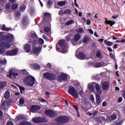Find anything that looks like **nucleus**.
<instances>
[{"mask_svg":"<svg viewBox=\"0 0 125 125\" xmlns=\"http://www.w3.org/2000/svg\"><path fill=\"white\" fill-rule=\"evenodd\" d=\"M90 99L91 101L93 103H94L95 99H94V96L93 95H91L90 96Z\"/></svg>","mask_w":125,"mask_h":125,"instance_id":"c03bdc74","label":"nucleus"},{"mask_svg":"<svg viewBox=\"0 0 125 125\" xmlns=\"http://www.w3.org/2000/svg\"><path fill=\"white\" fill-rule=\"evenodd\" d=\"M10 6H11L10 3H7L5 5V8L7 9H9V8H10Z\"/></svg>","mask_w":125,"mask_h":125,"instance_id":"603ef678","label":"nucleus"},{"mask_svg":"<svg viewBox=\"0 0 125 125\" xmlns=\"http://www.w3.org/2000/svg\"><path fill=\"white\" fill-rule=\"evenodd\" d=\"M19 103H20V106H22V105H23V104H24V99H23L22 98H21L20 99Z\"/></svg>","mask_w":125,"mask_h":125,"instance_id":"79ce46f5","label":"nucleus"},{"mask_svg":"<svg viewBox=\"0 0 125 125\" xmlns=\"http://www.w3.org/2000/svg\"><path fill=\"white\" fill-rule=\"evenodd\" d=\"M45 114L48 116L49 117H53L54 113L53 111L50 109H47L45 111Z\"/></svg>","mask_w":125,"mask_h":125,"instance_id":"a211bd4d","label":"nucleus"},{"mask_svg":"<svg viewBox=\"0 0 125 125\" xmlns=\"http://www.w3.org/2000/svg\"><path fill=\"white\" fill-rule=\"evenodd\" d=\"M76 56L78 59H80V60H83L85 59V58L86 57L85 54L83 52H79L78 54L76 55Z\"/></svg>","mask_w":125,"mask_h":125,"instance_id":"f8f14e48","label":"nucleus"},{"mask_svg":"<svg viewBox=\"0 0 125 125\" xmlns=\"http://www.w3.org/2000/svg\"><path fill=\"white\" fill-rule=\"evenodd\" d=\"M96 57H97V58H103V55H102V54L101 53L100 50L97 51L96 53Z\"/></svg>","mask_w":125,"mask_h":125,"instance_id":"b1692460","label":"nucleus"},{"mask_svg":"<svg viewBox=\"0 0 125 125\" xmlns=\"http://www.w3.org/2000/svg\"><path fill=\"white\" fill-rule=\"evenodd\" d=\"M104 90H108L110 88V83L108 82H104L102 83Z\"/></svg>","mask_w":125,"mask_h":125,"instance_id":"ddd939ff","label":"nucleus"},{"mask_svg":"<svg viewBox=\"0 0 125 125\" xmlns=\"http://www.w3.org/2000/svg\"><path fill=\"white\" fill-rule=\"evenodd\" d=\"M88 31H89V33H90V34H91V35H93V30H92V29H88Z\"/></svg>","mask_w":125,"mask_h":125,"instance_id":"e2e57ef3","label":"nucleus"},{"mask_svg":"<svg viewBox=\"0 0 125 125\" xmlns=\"http://www.w3.org/2000/svg\"><path fill=\"white\" fill-rule=\"evenodd\" d=\"M17 54V49H14L10 51H6L5 55L7 56H14Z\"/></svg>","mask_w":125,"mask_h":125,"instance_id":"1a4fd4ad","label":"nucleus"},{"mask_svg":"<svg viewBox=\"0 0 125 125\" xmlns=\"http://www.w3.org/2000/svg\"><path fill=\"white\" fill-rule=\"evenodd\" d=\"M27 23V17H24L22 18V24L23 25H26Z\"/></svg>","mask_w":125,"mask_h":125,"instance_id":"ea45409f","label":"nucleus"},{"mask_svg":"<svg viewBox=\"0 0 125 125\" xmlns=\"http://www.w3.org/2000/svg\"><path fill=\"white\" fill-rule=\"evenodd\" d=\"M104 78H107V74L105 72H103L100 74L94 75L92 76V79H104Z\"/></svg>","mask_w":125,"mask_h":125,"instance_id":"9d476101","label":"nucleus"},{"mask_svg":"<svg viewBox=\"0 0 125 125\" xmlns=\"http://www.w3.org/2000/svg\"><path fill=\"white\" fill-rule=\"evenodd\" d=\"M88 63L90 66H93L94 67H95V64H94V62H89Z\"/></svg>","mask_w":125,"mask_h":125,"instance_id":"864d4df0","label":"nucleus"},{"mask_svg":"<svg viewBox=\"0 0 125 125\" xmlns=\"http://www.w3.org/2000/svg\"><path fill=\"white\" fill-rule=\"evenodd\" d=\"M7 84V82H0V88H4L6 85Z\"/></svg>","mask_w":125,"mask_h":125,"instance_id":"bb28decb","label":"nucleus"},{"mask_svg":"<svg viewBox=\"0 0 125 125\" xmlns=\"http://www.w3.org/2000/svg\"><path fill=\"white\" fill-rule=\"evenodd\" d=\"M32 67L36 70H40L41 69V67L40 66V65H39L38 63H34L32 65Z\"/></svg>","mask_w":125,"mask_h":125,"instance_id":"7c9ffc66","label":"nucleus"},{"mask_svg":"<svg viewBox=\"0 0 125 125\" xmlns=\"http://www.w3.org/2000/svg\"><path fill=\"white\" fill-rule=\"evenodd\" d=\"M9 96H10V93H9V91H6L4 95L5 98L6 99L9 98Z\"/></svg>","mask_w":125,"mask_h":125,"instance_id":"c9c22d12","label":"nucleus"},{"mask_svg":"<svg viewBox=\"0 0 125 125\" xmlns=\"http://www.w3.org/2000/svg\"><path fill=\"white\" fill-rule=\"evenodd\" d=\"M17 85H18V86L19 87L20 90H21V92H22V91H24V90H25V88H24L22 86H20L19 85L17 84Z\"/></svg>","mask_w":125,"mask_h":125,"instance_id":"49530a36","label":"nucleus"},{"mask_svg":"<svg viewBox=\"0 0 125 125\" xmlns=\"http://www.w3.org/2000/svg\"><path fill=\"white\" fill-rule=\"evenodd\" d=\"M15 14L17 17H19V16H21V13L19 11H16Z\"/></svg>","mask_w":125,"mask_h":125,"instance_id":"de8ad7c7","label":"nucleus"},{"mask_svg":"<svg viewBox=\"0 0 125 125\" xmlns=\"http://www.w3.org/2000/svg\"><path fill=\"white\" fill-rule=\"evenodd\" d=\"M44 32H45V33H49V27H44Z\"/></svg>","mask_w":125,"mask_h":125,"instance_id":"09e8293b","label":"nucleus"},{"mask_svg":"<svg viewBox=\"0 0 125 125\" xmlns=\"http://www.w3.org/2000/svg\"><path fill=\"white\" fill-rule=\"evenodd\" d=\"M47 5L48 6H51V5H52V2L51 0H48L47 2Z\"/></svg>","mask_w":125,"mask_h":125,"instance_id":"13d9d810","label":"nucleus"},{"mask_svg":"<svg viewBox=\"0 0 125 125\" xmlns=\"http://www.w3.org/2000/svg\"><path fill=\"white\" fill-rule=\"evenodd\" d=\"M62 14H66L67 15H70V14H71V10L66 9L63 12H62Z\"/></svg>","mask_w":125,"mask_h":125,"instance_id":"473e14b6","label":"nucleus"},{"mask_svg":"<svg viewBox=\"0 0 125 125\" xmlns=\"http://www.w3.org/2000/svg\"><path fill=\"white\" fill-rule=\"evenodd\" d=\"M43 40L42 38H40L39 39V43H40V44H43Z\"/></svg>","mask_w":125,"mask_h":125,"instance_id":"3c124183","label":"nucleus"},{"mask_svg":"<svg viewBox=\"0 0 125 125\" xmlns=\"http://www.w3.org/2000/svg\"><path fill=\"white\" fill-rule=\"evenodd\" d=\"M21 75L25 76L24 79H35L34 77H33L32 75H30V74L28 73V71L24 69L21 70V71L18 72L14 71V69H11L9 70V74L7 75V77L10 79H11V78L16 79V78H19Z\"/></svg>","mask_w":125,"mask_h":125,"instance_id":"f257e3e1","label":"nucleus"},{"mask_svg":"<svg viewBox=\"0 0 125 125\" xmlns=\"http://www.w3.org/2000/svg\"><path fill=\"white\" fill-rule=\"evenodd\" d=\"M28 43L32 44L33 48H32V52L33 54L39 53V52H42V47H35V45L37 44V40L35 39H33V40H30L28 41Z\"/></svg>","mask_w":125,"mask_h":125,"instance_id":"f03ea898","label":"nucleus"},{"mask_svg":"<svg viewBox=\"0 0 125 125\" xmlns=\"http://www.w3.org/2000/svg\"><path fill=\"white\" fill-rule=\"evenodd\" d=\"M23 49H24L25 52H30V51H31V45L28 43L24 44L23 46Z\"/></svg>","mask_w":125,"mask_h":125,"instance_id":"2eb2a0df","label":"nucleus"},{"mask_svg":"<svg viewBox=\"0 0 125 125\" xmlns=\"http://www.w3.org/2000/svg\"><path fill=\"white\" fill-rule=\"evenodd\" d=\"M42 37L43 39H44L45 41H46L47 42H48V41H49V39H48V38H47V37H46V36H45V35L43 34L42 35Z\"/></svg>","mask_w":125,"mask_h":125,"instance_id":"5fc2aeb1","label":"nucleus"},{"mask_svg":"<svg viewBox=\"0 0 125 125\" xmlns=\"http://www.w3.org/2000/svg\"><path fill=\"white\" fill-rule=\"evenodd\" d=\"M43 76L46 79H55L56 78V75L55 74L50 72L44 73Z\"/></svg>","mask_w":125,"mask_h":125,"instance_id":"6e6552de","label":"nucleus"},{"mask_svg":"<svg viewBox=\"0 0 125 125\" xmlns=\"http://www.w3.org/2000/svg\"><path fill=\"white\" fill-rule=\"evenodd\" d=\"M102 105L103 107H106V106H107V102H104L102 104Z\"/></svg>","mask_w":125,"mask_h":125,"instance_id":"69168bd1","label":"nucleus"},{"mask_svg":"<svg viewBox=\"0 0 125 125\" xmlns=\"http://www.w3.org/2000/svg\"><path fill=\"white\" fill-rule=\"evenodd\" d=\"M5 2H6V0H0V5L1 6L4 5V4H5Z\"/></svg>","mask_w":125,"mask_h":125,"instance_id":"a19ab883","label":"nucleus"},{"mask_svg":"<svg viewBox=\"0 0 125 125\" xmlns=\"http://www.w3.org/2000/svg\"><path fill=\"white\" fill-rule=\"evenodd\" d=\"M104 65L103 62H96L95 64V67L96 68H100V67H102Z\"/></svg>","mask_w":125,"mask_h":125,"instance_id":"393cba45","label":"nucleus"},{"mask_svg":"<svg viewBox=\"0 0 125 125\" xmlns=\"http://www.w3.org/2000/svg\"><path fill=\"white\" fill-rule=\"evenodd\" d=\"M66 5V1H60L58 2L57 5L58 6H64V5Z\"/></svg>","mask_w":125,"mask_h":125,"instance_id":"c85d7f7f","label":"nucleus"},{"mask_svg":"<svg viewBox=\"0 0 125 125\" xmlns=\"http://www.w3.org/2000/svg\"><path fill=\"white\" fill-rule=\"evenodd\" d=\"M83 28L81 27V28H79L77 30V33H83Z\"/></svg>","mask_w":125,"mask_h":125,"instance_id":"37998d69","label":"nucleus"},{"mask_svg":"<svg viewBox=\"0 0 125 125\" xmlns=\"http://www.w3.org/2000/svg\"><path fill=\"white\" fill-rule=\"evenodd\" d=\"M91 24V21H90V20H87L86 21V24L87 25H90Z\"/></svg>","mask_w":125,"mask_h":125,"instance_id":"052dcab7","label":"nucleus"},{"mask_svg":"<svg viewBox=\"0 0 125 125\" xmlns=\"http://www.w3.org/2000/svg\"><path fill=\"white\" fill-rule=\"evenodd\" d=\"M72 40V37L71 35H68L65 38L66 42H70Z\"/></svg>","mask_w":125,"mask_h":125,"instance_id":"4c0bfd02","label":"nucleus"},{"mask_svg":"<svg viewBox=\"0 0 125 125\" xmlns=\"http://www.w3.org/2000/svg\"><path fill=\"white\" fill-rule=\"evenodd\" d=\"M119 17V15H117L116 16H112V18L113 19H117Z\"/></svg>","mask_w":125,"mask_h":125,"instance_id":"338daca9","label":"nucleus"},{"mask_svg":"<svg viewBox=\"0 0 125 125\" xmlns=\"http://www.w3.org/2000/svg\"><path fill=\"white\" fill-rule=\"evenodd\" d=\"M109 56H110V57H111V58L113 59V60H115V56H114V55H113V53H110Z\"/></svg>","mask_w":125,"mask_h":125,"instance_id":"4d7b16f0","label":"nucleus"},{"mask_svg":"<svg viewBox=\"0 0 125 125\" xmlns=\"http://www.w3.org/2000/svg\"><path fill=\"white\" fill-rule=\"evenodd\" d=\"M88 89L92 92H94V91H95V88H94V86H93L92 83H90L88 84Z\"/></svg>","mask_w":125,"mask_h":125,"instance_id":"412c9836","label":"nucleus"},{"mask_svg":"<svg viewBox=\"0 0 125 125\" xmlns=\"http://www.w3.org/2000/svg\"><path fill=\"white\" fill-rule=\"evenodd\" d=\"M83 43H87V42H89V37H88L87 36H84L83 38Z\"/></svg>","mask_w":125,"mask_h":125,"instance_id":"a878e982","label":"nucleus"},{"mask_svg":"<svg viewBox=\"0 0 125 125\" xmlns=\"http://www.w3.org/2000/svg\"><path fill=\"white\" fill-rule=\"evenodd\" d=\"M32 121L33 123H35V124H38L39 123H44V122H45L41 117L33 118L32 119Z\"/></svg>","mask_w":125,"mask_h":125,"instance_id":"4468645a","label":"nucleus"},{"mask_svg":"<svg viewBox=\"0 0 125 125\" xmlns=\"http://www.w3.org/2000/svg\"><path fill=\"white\" fill-rule=\"evenodd\" d=\"M1 30H2V31H6L7 32H8V31H11V28H7L6 26L3 24L2 25Z\"/></svg>","mask_w":125,"mask_h":125,"instance_id":"c756f323","label":"nucleus"},{"mask_svg":"<svg viewBox=\"0 0 125 125\" xmlns=\"http://www.w3.org/2000/svg\"><path fill=\"white\" fill-rule=\"evenodd\" d=\"M68 93L71 94L73 97L74 98H79V94L78 93V91L75 88L72 86L69 87Z\"/></svg>","mask_w":125,"mask_h":125,"instance_id":"20e7f679","label":"nucleus"},{"mask_svg":"<svg viewBox=\"0 0 125 125\" xmlns=\"http://www.w3.org/2000/svg\"><path fill=\"white\" fill-rule=\"evenodd\" d=\"M95 87L97 91L96 93L99 94H101L102 93V91H101V89L100 88V85H99V84L96 83Z\"/></svg>","mask_w":125,"mask_h":125,"instance_id":"6ab92c4d","label":"nucleus"},{"mask_svg":"<svg viewBox=\"0 0 125 125\" xmlns=\"http://www.w3.org/2000/svg\"><path fill=\"white\" fill-rule=\"evenodd\" d=\"M17 7H18V4L17 3H14L11 6V8L13 10H14L15 9H16Z\"/></svg>","mask_w":125,"mask_h":125,"instance_id":"f704fd0d","label":"nucleus"},{"mask_svg":"<svg viewBox=\"0 0 125 125\" xmlns=\"http://www.w3.org/2000/svg\"><path fill=\"white\" fill-rule=\"evenodd\" d=\"M116 119H117V116L115 114H112L111 116L108 117L107 121H109V120L110 121H113L116 120Z\"/></svg>","mask_w":125,"mask_h":125,"instance_id":"cd10ccee","label":"nucleus"},{"mask_svg":"<svg viewBox=\"0 0 125 125\" xmlns=\"http://www.w3.org/2000/svg\"><path fill=\"white\" fill-rule=\"evenodd\" d=\"M104 23L106 24L110 25V27H113V25L116 24V22L111 20L108 21L107 18H105Z\"/></svg>","mask_w":125,"mask_h":125,"instance_id":"f3484780","label":"nucleus"},{"mask_svg":"<svg viewBox=\"0 0 125 125\" xmlns=\"http://www.w3.org/2000/svg\"><path fill=\"white\" fill-rule=\"evenodd\" d=\"M73 23H74V21L71 20V21H67L66 22V25H67L68 26L69 25H71V24H73Z\"/></svg>","mask_w":125,"mask_h":125,"instance_id":"a18cd8bd","label":"nucleus"},{"mask_svg":"<svg viewBox=\"0 0 125 125\" xmlns=\"http://www.w3.org/2000/svg\"><path fill=\"white\" fill-rule=\"evenodd\" d=\"M5 64H6V60H0V67L2 65H5Z\"/></svg>","mask_w":125,"mask_h":125,"instance_id":"e433bc0d","label":"nucleus"},{"mask_svg":"<svg viewBox=\"0 0 125 125\" xmlns=\"http://www.w3.org/2000/svg\"><path fill=\"white\" fill-rule=\"evenodd\" d=\"M58 79H68V75L62 73L58 75Z\"/></svg>","mask_w":125,"mask_h":125,"instance_id":"aec40b11","label":"nucleus"},{"mask_svg":"<svg viewBox=\"0 0 125 125\" xmlns=\"http://www.w3.org/2000/svg\"><path fill=\"white\" fill-rule=\"evenodd\" d=\"M46 67L48 69H51L52 65L51 64V63L48 62L46 64Z\"/></svg>","mask_w":125,"mask_h":125,"instance_id":"8fccbe9b","label":"nucleus"},{"mask_svg":"<svg viewBox=\"0 0 125 125\" xmlns=\"http://www.w3.org/2000/svg\"><path fill=\"white\" fill-rule=\"evenodd\" d=\"M18 121H20L21 120H23V116H20L17 117Z\"/></svg>","mask_w":125,"mask_h":125,"instance_id":"bf43d9fd","label":"nucleus"},{"mask_svg":"<svg viewBox=\"0 0 125 125\" xmlns=\"http://www.w3.org/2000/svg\"><path fill=\"white\" fill-rule=\"evenodd\" d=\"M31 37L32 39H37L38 35H37V33H33L31 34Z\"/></svg>","mask_w":125,"mask_h":125,"instance_id":"58836bf2","label":"nucleus"},{"mask_svg":"<svg viewBox=\"0 0 125 125\" xmlns=\"http://www.w3.org/2000/svg\"><path fill=\"white\" fill-rule=\"evenodd\" d=\"M41 109V106L39 105H32L30 108L31 112L35 113L36 111H38Z\"/></svg>","mask_w":125,"mask_h":125,"instance_id":"dca6fc26","label":"nucleus"},{"mask_svg":"<svg viewBox=\"0 0 125 125\" xmlns=\"http://www.w3.org/2000/svg\"><path fill=\"white\" fill-rule=\"evenodd\" d=\"M80 39H82V36L81 35H80L79 33L75 34L74 37L71 40L72 44H75L76 42H78Z\"/></svg>","mask_w":125,"mask_h":125,"instance_id":"0eeeda50","label":"nucleus"},{"mask_svg":"<svg viewBox=\"0 0 125 125\" xmlns=\"http://www.w3.org/2000/svg\"><path fill=\"white\" fill-rule=\"evenodd\" d=\"M50 15V14L49 13H45L44 14V16L45 17H47V16H49Z\"/></svg>","mask_w":125,"mask_h":125,"instance_id":"0e129e2a","label":"nucleus"},{"mask_svg":"<svg viewBox=\"0 0 125 125\" xmlns=\"http://www.w3.org/2000/svg\"><path fill=\"white\" fill-rule=\"evenodd\" d=\"M100 94L98 93H96V103L98 104H100L101 103V98H100Z\"/></svg>","mask_w":125,"mask_h":125,"instance_id":"4be33fe9","label":"nucleus"},{"mask_svg":"<svg viewBox=\"0 0 125 125\" xmlns=\"http://www.w3.org/2000/svg\"><path fill=\"white\" fill-rule=\"evenodd\" d=\"M69 117L67 116H61L56 119V121L61 124H65V123H68V122H69Z\"/></svg>","mask_w":125,"mask_h":125,"instance_id":"423d86ee","label":"nucleus"},{"mask_svg":"<svg viewBox=\"0 0 125 125\" xmlns=\"http://www.w3.org/2000/svg\"><path fill=\"white\" fill-rule=\"evenodd\" d=\"M19 125H28V123L27 122H22L19 124Z\"/></svg>","mask_w":125,"mask_h":125,"instance_id":"680f3d73","label":"nucleus"},{"mask_svg":"<svg viewBox=\"0 0 125 125\" xmlns=\"http://www.w3.org/2000/svg\"><path fill=\"white\" fill-rule=\"evenodd\" d=\"M35 83V79H26L24 80V83L27 85H30V86H33Z\"/></svg>","mask_w":125,"mask_h":125,"instance_id":"9b49d317","label":"nucleus"},{"mask_svg":"<svg viewBox=\"0 0 125 125\" xmlns=\"http://www.w3.org/2000/svg\"><path fill=\"white\" fill-rule=\"evenodd\" d=\"M0 54H2V53H4L5 51L4 48L5 49L9 48L10 47V44L8 43L7 42L0 41Z\"/></svg>","mask_w":125,"mask_h":125,"instance_id":"7ed1b4c3","label":"nucleus"},{"mask_svg":"<svg viewBox=\"0 0 125 125\" xmlns=\"http://www.w3.org/2000/svg\"><path fill=\"white\" fill-rule=\"evenodd\" d=\"M1 39L2 41H7V35L2 36Z\"/></svg>","mask_w":125,"mask_h":125,"instance_id":"6e6d98bb","label":"nucleus"},{"mask_svg":"<svg viewBox=\"0 0 125 125\" xmlns=\"http://www.w3.org/2000/svg\"><path fill=\"white\" fill-rule=\"evenodd\" d=\"M59 44L62 47V50L61 52L62 53H66L68 51L67 50V45H66L65 40H61L59 42Z\"/></svg>","mask_w":125,"mask_h":125,"instance_id":"39448f33","label":"nucleus"},{"mask_svg":"<svg viewBox=\"0 0 125 125\" xmlns=\"http://www.w3.org/2000/svg\"><path fill=\"white\" fill-rule=\"evenodd\" d=\"M13 40V35L12 34H9L7 35V42H11Z\"/></svg>","mask_w":125,"mask_h":125,"instance_id":"5701e85b","label":"nucleus"},{"mask_svg":"<svg viewBox=\"0 0 125 125\" xmlns=\"http://www.w3.org/2000/svg\"><path fill=\"white\" fill-rule=\"evenodd\" d=\"M6 125H13V123L12 122L9 121L7 123Z\"/></svg>","mask_w":125,"mask_h":125,"instance_id":"774afa93","label":"nucleus"},{"mask_svg":"<svg viewBox=\"0 0 125 125\" xmlns=\"http://www.w3.org/2000/svg\"><path fill=\"white\" fill-rule=\"evenodd\" d=\"M25 9H26V5L23 4L21 5L20 7V10L21 12H23V11H24V10H25Z\"/></svg>","mask_w":125,"mask_h":125,"instance_id":"72a5a7b5","label":"nucleus"},{"mask_svg":"<svg viewBox=\"0 0 125 125\" xmlns=\"http://www.w3.org/2000/svg\"><path fill=\"white\" fill-rule=\"evenodd\" d=\"M104 43L106 44V45H108V46H112L113 45V42H110V41H107V40H105L104 41Z\"/></svg>","mask_w":125,"mask_h":125,"instance_id":"2f4dec72","label":"nucleus"}]
</instances>
